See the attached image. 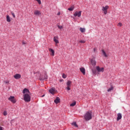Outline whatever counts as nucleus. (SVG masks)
<instances>
[{
  "mask_svg": "<svg viewBox=\"0 0 130 130\" xmlns=\"http://www.w3.org/2000/svg\"><path fill=\"white\" fill-rule=\"evenodd\" d=\"M84 119L86 121H89L92 119V112L87 111L84 115Z\"/></svg>",
  "mask_w": 130,
  "mask_h": 130,
  "instance_id": "1",
  "label": "nucleus"
},
{
  "mask_svg": "<svg viewBox=\"0 0 130 130\" xmlns=\"http://www.w3.org/2000/svg\"><path fill=\"white\" fill-rule=\"evenodd\" d=\"M23 100L25 102H30L31 101V96L29 94L25 93L23 94Z\"/></svg>",
  "mask_w": 130,
  "mask_h": 130,
  "instance_id": "2",
  "label": "nucleus"
},
{
  "mask_svg": "<svg viewBox=\"0 0 130 130\" xmlns=\"http://www.w3.org/2000/svg\"><path fill=\"white\" fill-rule=\"evenodd\" d=\"M39 79L40 81H44V80H47L48 79L47 74L45 73L43 75L41 76Z\"/></svg>",
  "mask_w": 130,
  "mask_h": 130,
  "instance_id": "3",
  "label": "nucleus"
},
{
  "mask_svg": "<svg viewBox=\"0 0 130 130\" xmlns=\"http://www.w3.org/2000/svg\"><path fill=\"white\" fill-rule=\"evenodd\" d=\"M90 61L92 66H96V61L94 59H92Z\"/></svg>",
  "mask_w": 130,
  "mask_h": 130,
  "instance_id": "15",
  "label": "nucleus"
},
{
  "mask_svg": "<svg viewBox=\"0 0 130 130\" xmlns=\"http://www.w3.org/2000/svg\"><path fill=\"white\" fill-rule=\"evenodd\" d=\"M102 52L105 57H107V54H106V52H105V51H104V50H102Z\"/></svg>",
  "mask_w": 130,
  "mask_h": 130,
  "instance_id": "18",
  "label": "nucleus"
},
{
  "mask_svg": "<svg viewBox=\"0 0 130 130\" xmlns=\"http://www.w3.org/2000/svg\"><path fill=\"white\" fill-rule=\"evenodd\" d=\"M8 100H9V101H11V102L13 104H15L16 103V102H17V101L15 99V96H10V97L8 98Z\"/></svg>",
  "mask_w": 130,
  "mask_h": 130,
  "instance_id": "4",
  "label": "nucleus"
},
{
  "mask_svg": "<svg viewBox=\"0 0 130 130\" xmlns=\"http://www.w3.org/2000/svg\"><path fill=\"white\" fill-rule=\"evenodd\" d=\"M72 84V81L68 80L67 82V85L68 86H71V84Z\"/></svg>",
  "mask_w": 130,
  "mask_h": 130,
  "instance_id": "20",
  "label": "nucleus"
},
{
  "mask_svg": "<svg viewBox=\"0 0 130 130\" xmlns=\"http://www.w3.org/2000/svg\"><path fill=\"white\" fill-rule=\"evenodd\" d=\"M6 84H8V83H9V82H6Z\"/></svg>",
  "mask_w": 130,
  "mask_h": 130,
  "instance_id": "40",
  "label": "nucleus"
},
{
  "mask_svg": "<svg viewBox=\"0 0 130 130\" xmlns=\"http://www.w3.org/2000/svg\"><path fill=\"white\" fill-rule=\"evenodd\" d=\"M57 15H58V16H59V15H60V12H58V13H57Z\"/></svg>",
  "mask_w": 130,
  "mask_h": 130,
  "instance_id": "36",
  "label": "nucleus"
},
{
  "mask_svg": "<svg viewBox=\"0 0 130 130\" xmlns=\"http://www.w3.org/2000/svg\"><path fill=\"white\" fill-rule=\"evenodd\" d=\"M53 40H54V42H55V43H56V44L58 43V42H59L58 40L56 39V38H55V37H54L53 38Z\"/></svg>",
  "mask_w": 130,
  "mask_h": 130,
  "instance_id": "21",
  "label": "nucleus"
},
{
  "mask_svg": "<svg viewBox=\"0 0 130 130\" xmlns=\"http://www.w3.org/2000/svg\"><path fill=\"white\" fill-rule=\"evenodd\" d=\"M62 77L63 79H66L67 78V75H66L64 74H63Z\"/></svg>",
  "mask_w": 130,
  "mask_h": 130,
  "instance_id": "28",
  "label": "nucleus"
},
{
  "mask_svg": "<svg viewBox=\"0 0 130 130\" xmlns=\"http://www.w3.org/2000/svg\"><path fill=\"white\" fill-rule=\"evenodd\" d=\"M113 90V87H111L110 88L108 89L107 91L110 92V91H112Z\"/></svg>",
  "mask_w": 130,
  "mask_h": 130,
  "instance_id": "24",
  "label": "nucleus"
},
{
  "mask_svg": "<svg viewBox=\"0 0 130 130\" xmlns=\"http://www.w3.org/2000/svg\"><path fill=\"white\" fill-rule=\"evenodd\" d=\"M14 78L16 79V80H19V79H21V75L19 74H16L14 76Z\"/></svg>",
  "mask_w": 130,
  "mask_h": 130,
  "instance_id": "11",
  "label": "nucleus"
},
{
  "mask_svg": "<svg viewBox=\"0 0 130 130\" xmlns=\"http://www.w3.org/2000/svg\"><path fill=\"white\" fill-rule=\"evenodd\" d=\"M92 73L94 75H96V70H92Z\"/></svg>",
  "mask_w": 130,
  "mask_h": 130,
  "instance_id": "34",
  "label": "nucleus"
},
{
  "mask_svg": "<svg viewBox=\"0 0 130 130\" xmlns=\"http://www.w3.org/2000/svg\"><path fill=\"white\" fill-rule=\"evenodd\" d=\"M49 51H50V52H51V54L52 55H54V51L53 50V49H52V48H50L49 49Z\"/></svg>",
  "mask_w": 130,
  "mask_h": 130,
  "instance_id": "17",
  "label": "nucleus"
},
{
  "mask_svg": "<svg viewBox=\"0 0 130 130\" xmlns=\"http://www.w3.org/2000/svg\"><path fill=\"white\" fill-rule=\"evenodd\" d=\"M73 15L74 17H78L79 18H80V17H81V16L82 15V11H76L74 13Z\"/></svg>",
  "mask_w": 130,
  "mask_h": 130,
  "instance_id": "5",
  "label": "nucleus"
},
{
  "mask_svg": "<svg viewBox=\"0 0 130 130\" xmlns=\"http://www.w3.org/2000/svg\"><path fill=\"white\" fill-rule=\"evenodd\" d=\"M80 72H81L84 75H85V74H86V70H85V68L82 67V68H81L80 69Z\"/></svg>",
  "mask_w": 130,
  "mask_h": 130,
  "instance_id": "14",
  "label": "nucleus"
},
{
  "mask_svg": "<svg viewBox=\"0 0 130 130\" xmlns=\"http://www.w3.org/2000/svg\"><path fill=\"white\" fill-rule=\"evenodd\" d=\"M3 115H4V116H6V115H8V113L7 112V111H5L4 112Z\"/></svg>",
  "mask_w": 130,
  "mask_h": 130,
  "instance_id": "26",
  "label": "nucleus"
},
{
  "mask_svg": "<svg viewBox=\"0 0 130 130\" xmlns=\"http://www.w3.org/2000/svg\"><path fill=\"white\" fill-rule=\"evenodd\" d=\"M93 51H94V52H95V51H96V48L93 49Z\"/></svg>",
  "mask_w": 130,
  "mask_h": 130,
  "instance_id": "37",
  "label": "nucleus"
},
{
  "mask_svg": "<svg viewBox=\"0 0 130 130\" xmlns=\"http://www.w3.org/2000/svg\"><path fill=\"white\" fill-rule=\"evenodd\" d=\"M86 42V41H84V40H81L79 41L80 43H85Z\"/></svg>",
  "mask_w": 130,
  "mask_h": 130,
  "instance_id": "32",
  "label": "nucleus"
},
{
  "mask_svg": "<svg viewBox=\"0 0 130 130\" xmlns=\"http://www.w3.org/2000/svg\"><path fill=\"white\" fill-rule=\"evenodd\" d=\"M117 26H118L119 27H121V26H122V23H121V22H119Z\"/></svg>",
  "mask_w": 130,
  "mask_h": 130,
  "instance_id": "27",
  "label": "nucleus"
},
{
  "mask_svg": "<svg viewBox=\"0 0 130 130\" xmlns=\"http://www.w3.org/2000/svg\"><path fill=\"white\" fill-rule=\"evenodd\" d=\"M34 14L36 16H40V15H41V12H40V11H38V10H36L34 12Z\"/></svg>",
  "mask_w": 130,
  "mask_h": 130,
  "instance_id": "12",
  "label": "nucleus"
},
{
  "mask_svg": "<svg viewBox=\"0 0 130 130\" xmlns=\"http://www.w3.org/2000/svg\"><path fill=\"white\" fill-rule=\"evenodd\" d=\"M71 124L72 125H74V126H75V127H78V124H77V122H73L71 123Z\"/></svg>",
  "mask_w": 130,
  "mask_h": 130,
  "instance_id": "19",
  "label": "nucleus"
},
{
  "mask_svg": "<svg viewBox=\"0 0 130 130\" xmlns=\"http://www.w3.org/2000/svg\"><path fill=\"white\" fill-rule=\"evenodd\" d=\"M80 31L81 32V33H84L86 31V29L85 28H82L80 27L79 28Z\"/></svg>",
  "mask_w": 130,
  "mask_h": 130,
  "instance_id": "16",
  "label": "nucleus"
},
{
  "mask_svg": "<svg viewBox=\"0 0 130 130\" xmlns=\"http://www.w3.org/2000/svg\"><path fill=\"white\" fill-rule=\"evenodd\" d=\"M108 8H109L108 6H106L105 7L103 6L102 7V11H103L105 15L107 14V10H108Z\"/></svg>",
  "mask_w": 130,
  "mask_h": 130,
  "instance_id": "6",
  "label": "nucleus"
},
{
  "mask_svg": "<svg viewBox=\"0 0 130 130\" xmlns=\"http://www.w3.org/2000/svg\"><path fill=\"white\" fill-rule=\"evenodd\" d=\"M49 92L52 95L54 94V92H55V88L54 87L51 88L49 90Z\"/></svg>",
  "mask_w": 130,
  "mask_h": 130,
  "instance_id": "8",
  "label": "nucleus"
},
{
  "mask_svg": "<svg viewBox=\"0 0 130 130\" xmlns=\"http://www.w3.org/2000/svg\"><path fill=\"white\" fill-rule=\"evenodd\" d=\"M22 44H26L24 42H22Z\"/></svg>",
  "mask_w": 130,
  "mask_h": 130,
  "instance_id": "38",
  "label": "nucleus"
},
{
  "mask_svg": "<svg viewBox=\"0 0 130 130\" xmlns=\"http://www.w3.org/2000/svg\"><path fill=\"white\" fill-rule=\"evenodd\" d=\"M37 2H38V4L39 5H41V0H35Z\"/></svg>",
  "mask_w": 130,
  "mask_h": 130,
  "instance_id": "31",
  "label": "nucleus"
},
{
  "mask_svg": "<svg viewBox=\"0 0 130 130\" xmlns=\"http://www.w3.org/2000/svg\"><path fill=\"white\" fill-rule=\"evenodd\" d=\"M54 102H55L56 104H58V103L60 102V99L59 98V97H57L54 100Z\"/></svg>",
  "mask_w": 130,
  "mask_h": 130,
  "instance_id": "10",
  "label": "nucleus"
},
{
  "mask_svg": "<svg viewBox=\"0 0 130 130\" xmlns=\"http://www.w3.org/2000/svg\"><path fill=\"white\" fill-rule=\"evenodd\" d=\"M96 70L98 71V72H99V73L100 72H102L103 73V72H104V68H100V67L99 66H98L96 67Z\"/></svg>",
  "mask_w": 130,
  "mask_h": 130,
  "instance_id": "7",
  "label": "nucleus"
},
{
  "mask_svg": "<svg viewBox=\"0 0 130 130\" xmlns=\"http://www.w3.org/2000/svg\"><path fill=\"white\" fill-rule=\"evenodd\" d=\"M71 86H67V87H66L67 90H68V91H70V90H71Z\"/></svg>",
  "mask_w": 130,
  "mask_h": 130,
  "instance_id": "30",
  "label": "nucleus"
},
{
  "mask_svg": "<svg viewBox=\"0 0 130 130\" xmlns=\"http://www.w3.org/2000/svg\"><path fill=\"white\" fill-rule=\"evenodd\" d=\"M7 22H11V19L10 18V16H7Z\"/></svg>",
  "mask_w": 130,
  "mask_h": 130,
  "instance_id": "23",
  "label": "nucleus"
},
{
  "mask_svg": "<svg viewBox=\"0 0 130 130\" xmlns=\"http://www.w3.org/2000/svg\"><path fill=\"white\" fill-rule=\"evenodd\" d=\"M44 96H45V95L44 94L42 96V97H44Z\"/></svg>",
  "mask_w": 130,
  "mask_h": 130,
  "instance_id": "39",
  "label": "nucleus"
},
{
  "mask_svg": "<svg viewBox=\"0 0 130 130\" xmlns=\"http://www.w3.org/2000/svg\"><path fill=\"white\" fill-rule=\"evenodd\" d=\"M57 27L58 29H62V26L61 25H57Z\"/></svg>",
  "mask_w": 130,
  "mask_h": 130,
  "instance_id": "33",
  "label": "nucleus"
},
{
  "mask_svg": "<svg viewBox=\"0 0 130 130\" xmlns=\"http://www.w3.org/2000/svg\"><path fill=\"white\" fill-rule=\"evenodd\" d=\"M76 103H77L76 102H74V103L71 104L70 106H72V107L75 106V105H76Z\"/></svg>",
  "mask_w": 130,
  "mask_h": 130,
  "instance_id": "25",
  "label": "nucleus"
},
{
  "mask_svg": "<svg viewBox=\"0 0 130 130\" xmlns=\"http://www.w3.org/2000/svg\"><path fill=\"white\" fill-rule=\"evenodd\" d=\"M3 128L4 127L0 126V130H4Z\"/></svg>",
  "mask_w": 130,
  "mask_h": 130,
  "instance_id": "35",
  "label": "nucleus"
},
{
  "mask_svg": "<svg viewBox=\"0 0 130 130\" xmlns=\"http://www.w3.org/2000/svg\"><path fill=\"white\" fill-rule=\"evenodd\" d=\"M74 9H75V7H74V6H72L71 7L68 8V11H74Z\"/></svg>",
  "mask_w": 130,
  "mask_h": 130,
  "instance_id": "22",
  "label": "nucleus"
},
{
  "mask_svg": "<svg viewBox=\"0 0 130 130\" xmlns=\"http://www.w3.org/2000/svg\"><path fill=\"white\" fill-rule=\"evenodd\" d=\"M22 93L25 94L26 93H30V91L27 88H24L23 90Z\"/></svg>",
  "mask_w": 130,
  "mask_h": 130,
  "instance_id": "13",
  "label": "nucleus"
},
{
  "mask_svg": "<svg viewBox=\"0 0 130 130\" xmlns=\"http://www.w3.org/2000/svg\"><path fill=\"white\" fill-rule=\"evenodd\" d=\"M11 14L13 16V18H16V15H15V13H14L13 12H11Z\"/></svg>",
  "mask_w": 130,
  "mask_h": 130,
  "instance_id": "29",
  "label": "nucleus"
},
{
  "mask_svg": "<svg viewBox=\"0 0 130 130\" xmlns=\"http://www.w3.org/2000/svg\"><path fill=\"white\" fill-rule=\"evenodd\" d=\"M122 118V115H121V113H119L117 114V121H118V120H120Z\"/></svg>",
  "mask_w": 130,
  "mask_h": 130,
  "instance_id": "9",
  "label": "nucleus"
}]
</instances>
